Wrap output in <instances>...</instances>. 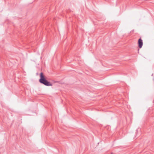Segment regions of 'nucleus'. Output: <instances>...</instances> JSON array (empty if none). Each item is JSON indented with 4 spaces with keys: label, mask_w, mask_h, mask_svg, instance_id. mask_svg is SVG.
I'll return each mask as SVG.
<instances>
[{
    "label": "nucleus",
    "mask_w": 154,
    "mask_h": 154,
    "mask_svg": "<svg viewBox=\"0 0 154 154\" xmlns=\"http://www.w3.org/2000/svg\"><path fill=\"white\" fill-rule=\"evenodd\" d=\"M40 78L39 80V81L40 83L47 86H51L52 85L51 83L45 79L43 73L41 72L40 73Z\"/></svg>",
    "instance_id": "1"
},
{
    "label": "nucleus",
    "mask_w": 154,
    "mask_h": 154,
    "mask_svg": "<svg viewBox=\"0 0 154 154\" xmlns=\"http://www.w3.org/2000/svg\"><path fill=\"white\" fill-rule=\"evenodd\" d=\"M40 78L39 80V81L40 83L47 86H51L52 85L51 83L45 79L43 73L41 72L40 73Z\"/></svg>",
    "instance_id": "2"
},
{
    "label": "nucleus",
    "mask_w": 154,
    "mask_h": 154,
    "mask_svg": "<svg viewBox=\"0 0 154 154\" xmlns=\"http://www.w3.org/2000/svg\"><path fill=\"white\" fill-rule=\"evenodd\" d=\"M138 46L140 48L142 47L143 45V42L142 40L141 39H139L138 41Z\"/></svg>",
    "instance_id": "3"
}]
</instances>
